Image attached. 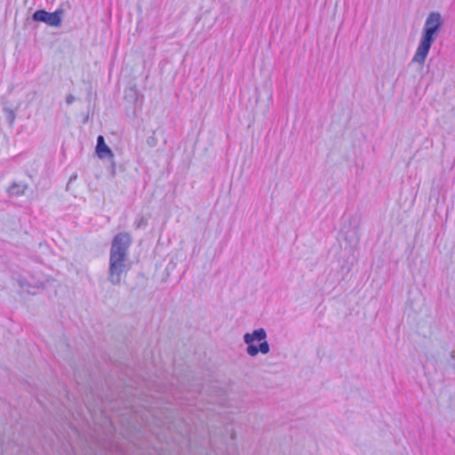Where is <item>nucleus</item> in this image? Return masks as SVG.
<instances>
[{
  "label": "nucleus",
  "mask_w": 455,
  "mask_h": 455,
  "mask_svg": "<svg viewBox=\"0 0 455 455\" xmlns=\"http://www.w3.org/2000/svg\"><path fill=\"white\" fill-rule=\"evenodd\" d=\"M132 243V237L127 232L117 233L112 239L108 281L113 285L120 284L123 274L129 269L126 260Z\"/></svg>",
  "instance_id": "nucleus-1"
},
{
  "label": "nucleus",
  "mask_w": 455,
  "mask_h": 455,
  "mask_svg": "<svg viewBox=\"0 0 455 455\" xmlns=\"http://www.w3.org/2000/svg\"><path fill=\"white\" fill-rule=\"evenodd\" d=\"M443 26L442 15L437 12H431L425 21L419 44L411 60L412 62L423 65L426 61L429 50L438 36Z\"/></svg>",
  "instance_id": "nucleus-2"
},
{
  "label": "nucleus",
  "mask_w": 455,
  "mask_h": 455,
  "mask_svg": "<svg viewBox=\"0 0 455 455\" xmlns=\"http://www.w3.org/2000/svg\"><path fill=\"white\" fill-rule=\"evenodd\" d=\"M243 339L247 345L246 352L250 356H256L259 353L266 355L270 351V346L267 340V331L264 328L246 332Z\"/></svg>",
  "instance_id": "nucleus-3"
},
{
  "label": "nucleus",
  "mask_w": 455,
  "mask_h": 455,
  "mask_svg": "<svg viewBox=\"0 0 455 455\" xmlns=\"http://www.w3.org/2000/svg\"><path fill=\"white\" fill-rule=\"evenodd\" d=\"M63 14L64 11L61 8L52 12H47L44 9H39L32 14L31 20L34 22H44L50 27L59 28L62 23Z\"/></svg>",
  "instance_id": "nucleus-4"
},
{
  "label": "nucleus",
  "mask_w": 455,
  "mask_h": 455,
  "mask_svg": "<svg viewBox=\"0 0 455 455\" xmlns=\"http://www.w3.org/2000/svg\"><path fill=\"white\" fill-rule=\"evenodd\" d=\"M95 153L100 159L114 158V154L111 148L106 144L105 139L102 135H99L97 137Z\"/></svg>",
  "instance_id": "nucleus-5"
},
{
  "label": "nucleus",
  "mask_w": 455,
  "mask_h": 455,
  "mask_svg": "<svg viewBox=\"0 0 455 455\" xmlns=\"http://www.w3.org/2000/svg\"><path fill=\"white\" fill-rule=\"evenodd\" d=\"M27 188H28L27 184L13 182L9 187L8 193H9L10 196H20L24 195Z\"/></svg>",
  "instance_id": "nucleus-6"
},
{
  "label": "nucleus",
  "mask_w": 455,
  "mask_h": 455,
  "mask_svg": "<svg viewBox=\"0 0 455 455\" xmlns=\"http://www.w3.org/2000/svg\"><path fill=\"white\" fill-rule=\"evenodd\" d=\"M18 283L20 288L25 290L29 294H36V290L38 288V286L29 284L25 278L18 279Z\"/></svg>",
  "instance_id": "nucleus-7"
},
{
  "label": "nucleus",
  "mask_w": 455,
  "mask_h": 455,
  "mask_svg": "<svg viewBox=\"0 0 455 455\" xmlns=\"http://www.w3.org/2000/svg\"><path fill=\"white\" fill-rule=\"evenodd\" d=\"M4 113L5 118L8 121V123L10 124H12L14 123L15 118H16L15 111L13 109H12V108H4Z\"/></svg>",
  "instance_id": "nucleus-8"
},
{
  "label": "nucleus",
  "mask_w": 455,
  "mask_h": 455,
  "mask_svg": "<svg viewBox=\"0 0 455 455\" xmlns=\"http://www.w3.org/2000/svg\"><path fill=\"white\" fill-rule=\"evenodd\" d=\"M146 142H147V145L150 148H155L157 145L158 140H157L154 132H152V134L150 136H148L147 138Z\"/></svg>",
  "instance_id": "nucleus-9"
},
{
  "label": "nucleus",
  "mask_w": 455,
  "mask_h": 455,
  "mask_svg": "<svg viewBox=\"0 0 455 455\" xmlns=\"http://www.w3.org/2000/svg\"><path fill=\"white\" fill-rule=\"evenodd\" d=\"M74 101H75V97H74L72 94H68V95L66 97V103H67L68 105L72 104Z\"/></svg>",
  "instance_id": "nucleus-10"
},
{
  "label": "nucleus",
  "mask_w": 455,
  "mask_h": 455,
  "mask_svg": "<svg viewBox=\"0 0 455 455\" xmlns=\"http://www.w3.org/2000/svg\"><path fill=\"white\" fill-rule=\"evenodd\" d=\"M145 222L144 219L141 218L138 222H135L134 225H135V228H139L141 225H143Z\"/></svg>",
  "instance_id": "nucleus-11"
},
{
  "label": "nucleus",
  "mask_w": 455,
  "mask_h": 455,
  "mask_svg": "<svg viewBox=\"0 0 455 455\" xmlns=\"http://www.w3.org/2000/svg\"><path fill=\"white\" fill-rule=\"evenodd\" d=\"M116 172H115V164L113 163L112 164V174L115 175Z\"/></svg>",
  "instance_id": "nucleus-12"
},
{
  "label": "nucleus",
  "mask_w": 455,
  "mask_h": 455,
  "mask_svg": "<svg viewBox=\"0 0 455 455\" xmlns=\"http://www.w3.org/2000/svg\"><path fill=\"white\" fill-rule=\"evenodd\" d=\"M76 178V174L75 175H72L69 179V182L72 181L73 180H75Z\"/></svg>",
  "instance_id": "nucleus-13"
},
{
  "label": "nucleus",
  "mask_w": 455,
  "mask_h": 455,
  "mask_svg": "<svg viewBox=\"0 0 455 455\" xmlns=\"http://www.w3.org/2000/svg\"><path fill=\"white\" fill-rule=\"evenodd\" d=\"M139 276L144 278V275L142 273H139Z\"/></svg>",
  "instance_id": "nucleus-14"
},
{
  "label": "nucleus",
  "mask_w": 455,
  "mask_h": 455,
  "mask_svg": "<svg viewBox=\"0 0 455 455\" xmlns=\"http://www.w3.org/2000/svg\"><path fill=\"white\" fill-rule=\"evenodd\" d=\"M134 290H135V287H132V288H131V291H132V292H133V291H134Z\"/></svg>",
  "instance_id": "nucleus-15"
}]
</instances>
